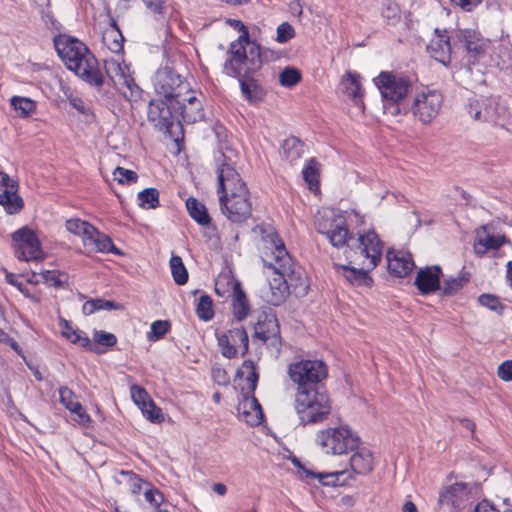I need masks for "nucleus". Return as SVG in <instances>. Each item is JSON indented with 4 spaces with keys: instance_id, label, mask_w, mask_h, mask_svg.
<instances>
[{
    "instance_id": "33",
    "label": "nucleus",
    "mask_w": 512,
    "mask_h": 512,
    "mask_svg": "<svg viewBox=\"0 0 512 512\" xmlns=\"http://www.w3.org/2000/svg\"><path fill=\"white\" fill-rule=\"evenodd\" d=\"M506 241L505 236H494L486 234L484 237H478L474 243V250L476 254L483 255L488 250L499 249Z\"/></svg>"
},
{
    "instance_id": "35",
    "label": "nucleus",
    "mask_w": 512,
    "mask_h": 512,
    "mask_svg": "<svg viewBox=\"0 0 512 512\" xmlns=\"http://www.w3.org/2000/svg\"><path fill=\"white\" fill-rule=\"evenodd\" d=\"M240 78V88L243 96L250 102L261 100L262 89L256 81L250 75L241 76Z\"/></svg>"
},
{
    "instance_id": "63",
    "label": "nucleus",
    "mask_w": 512,
    "mask_h": 512,
    "mask_svg": "<svg viewBox=\"0 0 512 512\" xmlns=\"http://www.w3.org/2000/svg\"><path fill=\"white\" fill-rule=\"evenodd\" d=\"M146 8L153 14L162 16L166 7L163 0H142Z\"/></svg>"
},
{
    "instance_id": "19",
    "label": "nucleus",
    "mask_w": 512,
    "mask_h": 512,
    "mask_svg": "<svg viewBox=\"0 0 512 512\" xmlns=\"http://www.w3.org/2000/svg\"><path fill=\"white\" fill-rule=\"evenodd\" d=\"M254 337L274 348L281 350L280 327L276 315L263 313L254 328Z\"/></svg>"
},
{
    "instance_id": "45",
    "label": "nucleus",
    "mask_w": 512,
    "mask_h": 512,
    "mask_svg": "<svg viewBox=\"0 0 512 512\" xmlns=\"http://www.w3.org/2000/svg\"><path fill=\"white\" fill-rule=\"evenodd\" d=\"M139 206L144 209H155L159 205V192L156 188H146L138 193Z\"/></svg>"
},
{
    "instance_id": "31",
    "label": "nucleus",
    "mask_w": 512,
    "mask_h": 512,
    "mask_svg": "<svg viewBox=\"0 0 512 512\" xmlns=\"http://www.w3.org/2000/svg\"><path fill=\"white\" fill-rule=\"evenodd\" d=\"M186 208L192 219L200 225H208L211 221L205 205L196 198L189 197L186 200Z\"/></svg>"
},
{
    "instance_id": "47",
    "label": "nucleus",
    "mask_w": 512,
    "mask_h": 512,
    "mask_svg": "<svg viewBox=\"0 0 512 512\" xmlns=\"http://www.w3.org/2000/svg\"><path fill=\"white\" fill-rule=\"evenodd\" d=\"M119 475L125 477L126 483L134 495L139 494L142 490V485L147 483L138 474L130 470H121Z\"/></svg>"
},
{
    "instance_id": "54",
    "label": "nucleus",
    "mask_w": 512,
    "mask_h": 512,
    "mask_svg": "<svg viewBox=\"0 0 512 512\" xmlns=\"http://www.w3.org/2000/svg\"><path fill=\"white\" fill-rule=\"evenodd\" d=\"M113 175L120 184L134 183L138 179L136 172L119 166L115 168Z\"/></svg>"
},
{
    "instance_id": "59",
    "label": "nucleus",
    "mask_w": 512,
    "mask_h": 512,
    "mask_svg": "<svg viewBox=\"0 0 512 512\" xmlns=\"http://www.w3.org/2000/svg\"><path fill=\"white\" fill-rule=\"evenodd\" d=\"M99 249L101 253L121 254L120 250L113 244L110 237L99 232Z\"/></svg>"
},
{
    "instance_id": "1",
    "label": "nucleus",
    "mask_w": 512,
    "mask_h": 512,
    "mask_svg": "<svg viewBox=\"0 0 512 512\" xmlns=\"http://www.w3.org/2000/svg\"><path fill=\"white\" fill-rule=\"evenodd\" d=\"M218 161L217 193L221 211L230 221L242 223L252 211L249 190L231 159L221 153Z\"/></svg>"
},
{
    "instance_id": "6",
    "label": "nucleus",
    "mask_w": 512,
    "mask_h": 512,
    "mask_svg": "<svg viewBox=\"0 0 512 512\" xmlns=\"http://www.w3.org/2000/svg\"><path fill=\"white\" fill-rule=\"evenodd\" d=\"M315 228L318 233L324 235L332 246L350 249L352 240H357L349 232L346 218L333 209L319 210L315 215Z\"/></svg>"
},
{
    "instance_id": "22",
    "label": "nucleus",
    "mask_w": 512,
    "mask_h": 512,
    "mask_svg": "<svg viewBox=\"0 0 512 512\" xmlns=\"http://www.w3.org/2000/svg\"><path fill=\"white\" fill-rule=\"evenodd\" d=\"M386 261L389 273L399 278L407 276L415 267L411 253L404 250L389 249Z\"/></svg>"
},
{
    "instance_id": "38",
    "label": "nucleus",
    "mask_w": 512,
    "mask_h": 512,
    "mask_svg": "<svg viewBox=\"0 0 512 512\" xmlns=\"http://www.w3.org/2000/svg\"><path fill=\"white\" fill-rule=\"evenodd\" d=\"M237 377H246V381L249 383L250 392H254L257 387V382L259 379L258 372L256 370V365L252 360H245L242 363L240 369L236 372Z\"/></svg>"
},
{
    "instance_id": "9",
    "label": "nucleus",
    "mask_w": 512,
    "mask_h": 512,
    "mask_svg": "<svg viewBox=\"0 0 512 512\" xmlns=\"http://www.w3.org/2000/svg\"><path fill=\"white\" fill-rule=\"evenodd\" d=\"M287 374L297 385L296 390L324 386L323 380L328 376V367L324 361L305 359L288 365Z\"/></svg>"
},
{
    "instance_id": "8",
    "label": "nucleus",
    "mask_w": 512,
    "mask_h": 512,
    "mask_svg": "<svg viewBox=\"0 0 512 512\" xmlns=\"http://www.w3.org/2000/svg\"><path fill=\"white\" fill-rule=\"evenodd\" d=\"M316 442L326 454L343 455L357 449L360 438L348 426H338L320 430Z\"/></svg>"
},
{
    "instance_id": "32",
    "label": "nucleus",
    "mask_w": 512,
    "mask_h": 512,
    "mask_svg": "<svg viewBox=\"0 0 512 512\" xmlns=\"http://www.w3.org/2000/svg\"><path fill=\"white\" fill-rule=\"evenodd\" d=\"M282 150L283 157L293 164L302 157L304 144L298 138L291 136L284 140Z\"/></svg>"
},
{
    "instance_id": "40",
    "label": "nucleus",
    "mask_w": 512,
    "mask_h": 512,
    "mask_svg": "<svg viewBox=\"0 0 512 512\" xmlns=\"http://www.w3.org/2000/svg\"><path fill=\"white\" fill-rule=\"evenodd\" d=\"M468 282L469 278L465 275L450 277L443 281L440 290L442 291V295L452 296L458 293Z\"/></svg>"
},
{
    "instance_id": "5",
    "label": "nucleus",
    "mask_w": 512,
    "mask_h": 512,
    "mask_svg": "<svg viewBox=\"0 0 512 512\" xmlns=\"http://www.w3.org/2000/svg\"><path fill=\"white\" fill-rule=\"evenodd\" d=\"M228 58L224 68L227 75L241 77L257 72L263 65L266 52H262L259 44L251 41H233L227 52Z\"/></svg>"
},
{
    "instance_id": "10",
    "label": "nucleus",
    "mask_w": 512,
    "mask_h": 512,
    "mask_svg": "<svg viewBox=\"0 0 512 512\" xmlns=\"http://www.w3.org/2000/svg\"><path fill=\"white\" fill-rule=\"evenodd\" d=\"M253 234L258 241V250L265 266L270 268L273 262H289V253L272 225L265 223L256 225L253 228Z\"/></svg>"
},
{
    "instance_id": "56",
    "label": "nucleus",
    "mask_w": 512,
    "mask_h": 512,
    "mask_svg": "<svg viewBox=\"0 0 512 512\" xmlns=\"http://www.w3.org/2000/svg\"><path fill=\"white\" fill-rule=\"evenodd\" d=\"M94 341L105 347H112L117 343V338L113 333L106 331H95L93 336Z\"/></svg>"
},
{
    "instance_id": "49",
    "label": "nucleus",
    "mask_w": 512,
    "mask_h": 512,
    "mask_svg": "<svg viewBox=\"0 0 512 512\" xmlns=\"http://www.w3.org/2000/svg\"><path fill=\"white\" fill-rule=\"evenodd\" d=\"M60 402L71 412L80 408V402L76 399L75 393L68 387H60Z\"/></svg>"
},
{
    "instance_id": "39",
    "label": "nucleus",
    "mask_w": 512,
    "mask_h": 512,
    "mask_svg": "<svg viewBox=\"0 0 512 512\" xmlns=\"http://www.w3.org/2000/svg\"><path fill=\"white\" fill-rule=\"evenodd\" d=\"M319 168L320 164L315 158H311L305 165L302 174L305 182L308 184L309 189H318L319 187Z\"/></svg>"
},
{
    "instance_id": "13",
    "label": "nucleus",
    "mask_w": 512,
    "mask_h": 512,
    "mask_svg": "<svg viewBox=\"0 0 512 512\" xmlns=\"http://www.w3.org/2000/svg\"><path fill=\"white\" fill-rule=\"evenodd\" d=\"M443 96L437 90H423L418 93L410 107L414 117L423 124H429L439 114Z\"/></svg>"
},
{
    "instance_id": "25",
    "label": "nucleus",
    "mask_w": 512,
    "mask_h": 512,
    "mask_svg": "<svg viewBox=\"0 0 512 512\" xmlns=\"http://www.w3.org/2000/svg\"><path fill=\"white\" fill-rule=\"evenodd\" d=\"M59 325L61 328L62 336L65 337L68 341H70L73 344H77L89 351L99 353V351L91 345V341L89 337L86 335V333L79 329H74L70 322H68L64 318H60Z\"/></svg>"
},
{
    "instance_id": "21",
    "label": "nucleus",
    "mask_w": 512,
    "mask_h": 512,
    "mask_svg": "<svg viewBox=\"0 0 512 512\" xmlns=\"http://www.w3.org/2000/svg\"><path fill=\"white\" fill-rule=\"evenodd\" d=\"M442 269L439 265L420 268L414 280L421 295H430L441 289Z\"/></svg>"
},
{
    "instance_id": "43",
    "label": "nucleus",
    "mask_w": 512,
    "mask_h": 512,
    "mask_svg": "<svg viewBox=\"0 0 512 512\" xmlns=\"http://www.w3.org/2000/svg\"><path fill=\"white\" fill-rule=\"evenodd\" d=\"M235 284H241L239 281L233 279L231 276L224 274L219 275L215 281V292L220 297H226L232 291L235 293Z\"/></svg>"
},
{
    "instance_id": "57",
    "label": "nucleus",
    "mask_w": 512,
    "mask_h": 512,
    "mask_svg": "<svg viewBox=\"0 0 512 512\" xmlns=\"http://www.w3.org/2000/svg\"><path fill=\"white\" fill-rule=\"evenodd\" d=\"M61 273L58 271L44 270L41 272L42 280L45 284L53 287H62Z\"/></svg>"
},
{
    "instance_id": "37",
    "label": "nucleus",
    "mask_w": 512,
    "mask_h": 512,
    "mask_svg": "<svg viewBox=\"0 0 512 512\" xmlns=\"http://www.w3.org/2000/svg\"><path fill=\"white\" fill-rule=\"evenodd\" d=\"M344 93L355 101H359L362 97V87L357 74L348 72L343 79Z\"/></svg>"
},
{
    "instance_id": "27",
    "label": "nucleus",
    "mask_w": 512,
    "mask_h": 512,
    "mask_svg": "<svg viewBox=\"0 0 512 512\" xmlns=\"http://www.w3.org/2000/svg\"><path fill=\"white\" fill-rule=\"evenodd\" d=\"M273 273L274 277L269 281L271 295L268 298V302L273 306H279L289 294L288 283L285 275L274 270Z\"/></svg>"
},
{
    "instance_id": "58",
    "label": "nucleus",
    "mask_w": 512,
    "mask_h": 512,
    "mask_svg": "<svg viewBox=\"0 0 512 512\" xmlns=\"http://www.w3.org/2000/svg\"><path fill=\"white\" fill-rule=\"evenodd\" d=\"M83 246L87 253H97L100 252L99 249V231L95 228V232L91 233V235H87L85 239H83Z\"/></svg>"
},
{
    "instance_id": "34",
    "label": "nucleus",
    "mask_w": 512,
    "mask_h": 512,
    "mask_svg": "<svg viewBox=\"0 0 512 512\" xmlns=\"http://www.w3.org/2000/svg\"><path fill=\"white\" fill-rule=\"evenodd\" d=\"M0 205L4 206L7 213L14 214L23 208L24 203L17 191L5 189L0 193Z\"/></svg>"
},
{
    "instance_id": "7",
    "label": "nucleus",
    "mask_w": 512,
    "mask_h": 512,
    "mask_svg": "<svg viewBox=\"0 0 512 512\" xmlns=\"http://www.w3.org/2000/svg\"><path fill=\"white\" fill-rule=\"evenodd\" d=\"M375 83L385 101V106H396L393 114L407 112L408 107L403 105V101L412 87L407 77L392 72H381L375 79Z\"/></svg>"
},
{
    "instance_id": "62",
    "label": "nucleus",
    "mask_w": 512,
    "mask_h": 512,
    "mask_svg": "<svg viewBox=\"0 0 512 512\" xmlns=\"http://www.w3.org/2000/svg\"><path fill=\"white\" fill-rule=\"evenodd\" d=\"M498 377L505 382L512 381V360H506L498 366Z\"/></svg>"
},
{
    "instance_id": "4",
    "label": "nucleus",
    "mask_w": 512,
    "mask_h": 512,
    "mask_svg": "<svg viewBox=\"0 0 512 512\" xmlns=\"http://www.w3.org/2000/svg\"><path fill=\"white\" fill-rule=\"evenodd\" d=\"M294 408L303 425L322 423L332 410L325 386L296 390Z\"/></svg>"
},
{
    "instance_id": "28",
    "label": "nucleus",
    "mask_w": 512,
    "mask_h": 512,
    "mask_svg": "<svg viewBox=\"0 0 512 512\" xmlns=\"http://www.w3.org/2000/svg\"><path fill=\"white\" fill-rule=\"evenodd\" d=\"M350 467L357 474H369L373 470L372 453L365 448L359 449L351 456Z\"/></svg>"
},
{
    "instance_id": "3",
    "label": "nucleus",
    "mask_w": 512,
    "mask_h": 512,
    "mask_svg": "<svg viewBox=\"0 0 512 512\" xmlns=\"http://www.w3.org/2000/svg\"><path fill=\"white\" fill-rule=\"evenodd\" d=\"M53 42L67 69L92 86L101 87L104 84L105 76L98 60L83 42L62 34L56 36Z\"/></svg>"
},
{
    "instance_id": "24",
    "label": "nucleus",
    "mask_w": 512,
    "mask_h": 512,
    "mask_svg": "<svg viewBox=\"0 0 512 512\" xmlns=\"http://www.w3.org/2000/svg\"><path fill=\"white\" fill-rule=\"evenodd\" d=\"M457 39L463 43L467 53L474 57L483 54L487 47L485 39L472 29L460 30Z\"/></svg>"
},
{
    "instance_id": "17",
    "label": "nucleus",
    "mask_w": 512,
    "mask_h": 512,
    "mask_svg": "<svg viewBox=\"0 0 512 512\" xmlns=\"http://www.w3.org/2000/svg\"><path fill=\"white\" fill-rule=\"evenodd\" d=\"M471 498V489L464 482H457L446 487L439 494L438 508L441 512H458Z\"/></svg>"
},
{
    "instance_id": "64",
    "label": "nucleus",
    "mask_w": 512,
    "mask_h": 512,
    "mask_svg": "<svg viewBox=\"0 0 512 512\" xmlns=\"http://www.w3.org/2000/svg\"><path fill=\"white\" fill-rule=\"evenodd\" d=\"M69 103L79 113H81L83 115H86V116L91 114L90 107L81 98H79V97H71L69 99Z\"/></svg>"
},
{
    "instance_id": "36",
    "label": "nucleus",
    "mask_w": 512,
    "mask_h": 512,
    "mask_svg": "<svg viewBox=\"0 0 512 512\" xmlns=\"http://www.w3.org/2000/svg\"><path fill=\"white\" fill-rule=\"evenodd\" d=\"M380 13L388 25L395 26L401 20V8L395 1L383 0L381 2Z\"/></svg>"
},
{
    "instance_id": "55",
    "label": "nucleus",
    "mask_w": 512,
    "mask_h": 512,
    "mask_svg": "<svg viewBox=\"0 0 512 512\" xmlns=\"http://www.w3.org/2000/svg\"><path fill=\"white\" fill-rule=\"evenodd\" d=\"M295 36L294 28L288 23L283 22L277 27L276 41L286 43Z\"/></svg>"
},
{
    "instance_id": "20",
    "label": "nucleus",
    "mask_w": 512,
    "mask_h": 512,
    "mask_svg": "<svg viewBox=\"0 0 512 512\" xmlns=\"http://www.w3.org/2000/svg\"><path fill=\"white\" fill-rule=\"evenodd\" d=\"M175 104L180 121L183 120L186 123H195L202 120L204 117L202 101L190 87L189 90L175 101Z\"/></svg>"
},
{
    "instance_id": "46",
    "label": "nucleus",
    "mask_w": 512,
    "mask_h": 512,
    "mask_svg": "<svg viewBox=\"0 0 512 512\" xmlns=\"http://www.w3.org/2000/svg\"><path fill=\"white\" fill-rule=\"evenodd\" d=\"M197 316L204 321H209L214 316L213 301L208 295H201L196 307Z\"/></svg>"
},
{
    "instance_id": "44",
    "label": "nucleus",
    "mask_w": 512,
    "mask_h": 512,
    "mask_svg": "<svg viewBox=\"0 0 512 512\" xmlns=\"http://www.w3.org/2000/svg\"><path fill=\"white\" fill-rule=\"evenodd\" d=\"M11 105L18 111L20 117L30 116L36 109V103L27 97L14 96L11 98Z\"/></svg>"
},
{
    "instance_id": "41",
    "label": "nucleus",
    "mask_w": 512,
    "mask_h": 512,
    "mask_svg": "<svg viewBox=\"0 0 512 512\" xmlns=\"http://www.w3.org/2000/svg\"><path fill=\"white\" fill-rule=\"evenodd\" d=\"M170 269L176 284L184 285L188 281V271L180 256L173 255L170 259Z\"/></svg>"
},
{
    "instance_id": "14",
    "label": "nucleus",
    "mask_w": 512,
    "mask_h": 512,
    "mask_svg": "<svg viewBox=\"0 0 512 512\" xmlns=\"http://www.w3.org/2000/svg\"><path fill=\"white\" fill-rule=\"evenodd\" d=\"M105 73L127 100L136 102L141 98V88L117 61H105Z\"/></svg>"
},
{
    "instance_id": "60",
    "label": "nucleus",
    "mask_w": 512,
    "mask_h": 512,
    "mask_svg": "<svg viewBox=\"0 0 512 512\" xmlns=\"http://www.w3.org/2000/svg\"><path fill=\"white\" fill-rule=\"evenodd\" d=\"M478 302L480 303V305L485 306L492 311H498V309L502 308L499 298L492 294L480 295L478 297Z\"/></svg>"
},
{
    "instance_id": "2",
    "label": "nucleus",
    "mask_w": 512,
    "mask_h": 512,
    "mask_svg": "<svg viewBox=\"0 0 512 512\" xmlns=\"http://www.w3.org/2000/svg\"><path fill=\"white\" fill-rule=\"evenodd\" d=\"M350 249H345V257L350 264L359 266H341L343 275L352 285L370 286L372 278L369 272L381 261L383 243L373 230L358 234L357 240H352Z\"/></svg>"
},
{
    "instance_id": "15",
    "label": "nucleus",
    "mask_w": 512,
    "mask_h": 512,
    "mask_svg": "<svg viewBox=\"0 0 512 512\" xmlns=\"http://www.w3.org/2000/svg\"><path fill=\"white\" fill-rule=\"evenodd\" d=\"M217 341L222 355L228 359L236 357L238 353L244 356L249 350V337L243 327L217 334Z\"/></svg>"
},
{
    "instance_id": "50",
    "label": "nucleus",
    "mask_w": 512,
    "mask_h": 512,
    "mask_svg": "<svg viewBox=\"0 0 512 512\" xmlns=\"http://www.w3.org/2000/svg\"><path fill=\"white\" fill-rule=\"evenodd\" d=\"M301 80V74L296 68H285L279 76V81L282 86L292 87L299 83Z\"/></svg>"
},
{
    "instance_id": "30",
    "label": "nucleus",
    "mask_w": 512,
    "mask_h": 512,
    "mask_svg": "<svg viewBox=\"0 0 512 512\" xmlns=\"http://www.w3.org/2000/svg\"><path fill=\"white\" fill-rule=\"evenodd\" d=\"M293 464L299 468L302 477H317L323 485H337L339 478L344 474V471H337L332 473H318L315 474L307 470L300 462L299 459L294 458Z\"/></svg>"
},
{
    "instance_id": "53",
    "label": "nucleus",
    "mask_w": 512,
    "mask_h": 512,
    "mask_svg": "<svg viewBox=\"0 0 512 512\" xmlns=\"http://www.w3.org/2000/svg\"><path fill=\"white\" fill-rule=\"evenodd\" d=\"M131 397L134 403L139 407H147L148 402L152 401L151 397L148 395L147 391L138 385H132L131 389Z\"/></svg>"
},
{
    "instance_id": "51",
    "label": "nucleus",
    "mask_w": 512,
    "mask_h": 512,
    "mask_svg": "<svg viewBox=\"0 0 512 512\" xmlns=\"http://www.w3.org/2000/svg\"><path fill=\"white\" fill-rule=\"evenodd\" d=\"M143 415L152 423H161L164 420L162 410L152 401L148 402L147 407H141Z\"/></svg>"
},
{
    "instance_id": "11",
    "label": "nucleus",
    "mask_w": 512,
    "mask_h": 512,
    "mask_svg": "<svg viewBox=\"0 0 512 512\" xmlns=\"http://www.w3.org/2000/svg\"><path fill=\"white\" fill-rule=\"evenodd\" d=\"M155 92L163 96L167 101H176L189 90V83L171 67H163L157 70L153 79Z\"/></svg>"
},
{
    "instance_id": "18",
    "label": "nucleus",
    "mask_w": 512,
    "mask_h": 512,
    "mask_svg": "<svg viewBox=\"0 0 512 512\" xmlns=\"http://www.w3.org/2000/svg\"><path fill=\"white\" fill-rule=\"evenodd\" d=\"M165 100H152L148 107V120L159 129L170 131L174 123H180L177 115V106L175 101Z\"/></svg>"
},
{
    "instance_id": "26",
    "label": "nucleus",
    "mask_w": 512,
    "mask_h": 512,
    "mask_svg": "<svg viewBox=\"0 0 512 512\" xmlns=\"http://www.w3.org/2000/svg\"><path fill=\"white\" fill-rule=\"evenodd\" d=\"M238 411L242 419L250 426H257L263 420L261 406L255 397L245 398L239 405Z\"/></svg>"
},
{
    "instance_id": "48",
    "label": "nucleus",
    "mask_w": 512,
    "mask_h": 512,
    "mask_svg": "<svg viewBox=\"0 0 512 512\" xmlns=\"http://www.w3.org/2000/svg\"><path fill=\"white\" fill-rule=\"evenodd\" d=\"M146 486L147 488L144 491L145 500L154 508H159L165 500L163 493L149 482L146 483Z\"/></svg>"
},
{
    "instance_id": "23",
    "label": "nucleus",
    "mask_w": 512,
    "mask_h": 512,
    "mask_svg": "<svg viewBox=\"0 0 512 512\" xmlns=\"http://www.w3.org/2000/svg\"><path fill=\"white\" fill-rule=\"evenodd\" d=\"M447 31L435 29V35L427 45V51L438 62L447 65L451 59V45Z\"/></svg>"
},
{
    "instance_id": "42",
    "label": "nucleus",
    "mask_w": 512,
    "mask_h": 512,
    "mask_svg": "<svg viewBox=\"0 0 512 512\" xmlns=\"http://www.w3.org/2000/svg\"><path fill=\"white\" fill-rule=\"evenodd\" d=\"M65 226L70 233L81 236L82 240L85 239L87 235H91V233L95 232L93 225L78 218L67 220Z\"/></svg>"
},
{
    "instance_id": "29",
    "label": "nucleus",
    "mask_w": 512,
    "mask_h": 512,
    "mask_svg": "<svg viewBox=\"0 0 512 512\" xmlns=\"http://www.w3.org/2000/svg\"><path fill=\"white\" fill-rule=\"evenodd\" d=\"M233 315L238 321L244 320L250 313V305L241 284H235L232 300Z\"/></svg>"
},
{
    "instance_id": "52",
    "label": "nucleus",
    "mask_w": 512,
    "mask_h": 512,
    "mask_svg": "<svg viewBox=\"0 0 512 512\" xmlns=\"http://www.w3.org/2000/svg\"><path fill=\"white\" fill-rule=\"evenodd\" d=\"M170 329V323L166 320H157L151 324V332L148 335L149 340L156 341L161 339Z\"/></svg>"
},
{
    "instance_id": "16",
    "label": "nucleus",
    "mask_w": 512,
    "mask_h": 512,
    "mask_svg": "<svg viewBox=\"0 0 512 512\" xmlns=\"http://www.w3.org/2000/svg\"><path fill=\"white\" fill-rule=\"evenodd\" d=\"M270 269L286 276L289 293H293L297 297L305 296L308 293V277L300 267L294 265L290 255L288 263L286 261L273 262V266Z\"/></svg>"
},
{
    "instance_id": "61",
    "label": "nucleus",
    "mask_w": 512,
    "mask_h": 512,
    "mask_svg": "<svg viewBox=\"0 0 512 512\" xmlns=\"http://www.w3.org/2000/svg\"><path fill=\"white\" fill-rule=\"evenodd\" d=\"M227 24L236 29L240 35L235 41H246L250 39L248 27L238 19H227Z\"/></svg>"
},
{
    "instance_id": "12",
    "label": "nucleus",
    "mask_w": 512,
    "mask_h": 512,
    "mask_svg": "<svg viewBox=\"0 0 512 512\" xmlns=\"http://www.w3.org/2000/svg\"><path fill=\"white\" fill-rule=\"evenodd\" d=\"M15 256L23 261H39L44 259L41 243L32 229L24 226L13 232Z\"/></svg>"
}]
</instances>
